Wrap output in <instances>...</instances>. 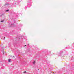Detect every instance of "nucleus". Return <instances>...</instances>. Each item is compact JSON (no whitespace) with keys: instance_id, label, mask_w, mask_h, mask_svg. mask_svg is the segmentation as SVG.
Returning <instances> with one entry per match:
<instances>
[{"instance_id":"nucleus-5","label":"nucleus","mask_w":74,"mask_h":74,"mask_svg":"<svg viewBox=\"0 0 74 74\" xmlns=\"http://www.w3.org/2000/svg\"><path fill=\"white\" fill-rule=\"evenodd\" d=\"M1 22H3V21H1Z\"/></svg>"},{"instance_id":"nucleus-4","label":"nucleus","mask_w":74,"mask_h":74,"mask_svg":"<svg viewBox=\"0 0 74 74\" xmlns=\"http://www.w3.org/2000/svg\"><path fill=\"white\" fill-rule=\"evenodd\" d=\"M9 11V10H6V11Z\"/></svg>"},{"instance_id":"nucleus-7","label":"nucleus","mask_w":74,"mask_h":74,"mask_svg":"<svg viewBox=\"0 0 74 74\" xmlns=\"http://www.w3.org/2000/svg\"><path fill=\"white\" fill-rule=\"evenodd\" d=\"M14 56H13V58H14Z\"/></svg>"},{"instance_id":"nucleus-8","label":"nucleus","mask_w":74,"mask_h":74,"mask_svg":"<svg viewBox=\"0 0 74 74\" xmlns=\"http://www.w3.org/2000/svg\"><path fill=\"white\" fill-rule=\"evenodd\" d=\"M26 46V45H25V47Z\"/></svg>"},{"instance_id":"nucleus-1","label":"nucleus","mask_w":74,"mask_h":74,"mask_svg":"<svg viewBox=\"0 0 74 74\" xmlns=\"http://www.w3.org/2000/svg\"><path fill=\"white\" fill-rule=\"evenodd\" d=\"M9 62H11V59H9L8 60Z\"/></svg>"},{"instance_id":"nucleus-3","label":"nucleus","mask_w":74,"mask_h":74,"mask_svg":"<svg viewBox=\"0 0 74 74\" xmlns=\"http://www.w3.org/2000/svg\"><path fill=\"white\" fill-rule=\"evenodd\" d=\"M24 73H26V71H25L24 72Z\"/></svg>"},{"instance_id":"nucleus-2","label":"nucleus","mask_w":74,"mask_h":74,"mask_svg":"<svg viewBox=\"0 0 74 74\" xmlns=\"http://www.w3.org/2000/svg\"><path fill=\"white\" fill-rule=\"evenodd\" d=\"M36 63V62L35 61H34V62H33V64H35V63Z\"/></svg>"},{"instance_id":"nucleus-6","label":"nucleus","mask_w":74,"mask_h":74,"mask_svg":"<svg viewBox=\"0 0 74 74\" xmlns=\"http://www.w3.org/2000/svg\"><path fill=\"white\" fill-rule=\"evenodd\" d=\"M4 39H5V37H4Z\"/></svg>"}]
</instances>
